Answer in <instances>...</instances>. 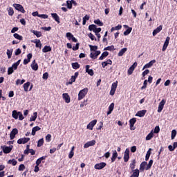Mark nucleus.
Masks as SVG:
<instances>
[{"mask_svg": "<svg viewBox=\"0 0 177 177\" xmlns=\"http://www.w3.org/2000/svg\"><path fill=\"white\" fill-rule=\"evenodd\" d=\"M12 117L15 120H17V118H19V121H23L24 118L23 113L20 111L18 112L16 110L12 111Z\"/></svg>", "mask_w": 177, "mask_h": 177, "instance_id": "obj_1", "label": "nucleus"}, {"mask_svg": "<svg viewBox=\"0 0 177 177\" xmlns=\"http://www.w3.org/2000/svg\"><path fill=\"white\" fill-rule=\"evenodd\" d=\"M88 91L89 89L88 88H84L82 90H81L78 94V100H82V99H84V97L86 96Z\"/></svg>", "mask_w": 177, "mask_h": 177, "instance_id": "obj_2", "label": "nucleus"}, {"mask_svg": "<svg viewBox=\"0 0 177 177\" xmlns=\"http://www.w3.org/2000/svg\"><path fill=\"white\" fill-rule=\"evenodd\" d=\"M13 6L16 9V10H18L21 13H26V10H24V8L21 4L14 3Z\"/></svg>", "mask_w": 177, "mask_h": 177, "instance_id": "obj_3", "label": "nucleus"}, {"mask_svg": "<svg viewBox=\"0 0 177 177\" xmlns=\"http://www.w3.org/2000/svg\"><path fill=\"white\" fill-rule=\"evenodd\" d=\"M1 149L5 154H9L13 149V145H10V147L3 146L1 147Z\"/></svg>", "mask_w": 177, "mask_h": 177, "instance_id": "obj_4", "label": "nucleus"}, {"mask_svg": "<svg viewBox=\"0 0 177 177\" xmlns=\"http://www.w3.org/2000/svg\"><path fill=\"white\" fill-rule=\"evenodd\" d=\"M66 38L68 41H72L73 42H78V39H77L71 32L66 33Z\"/></svg>", "mask_w": 177, "mask_h": 177, "instance_id": "obj_5", "label": "nucleus"}, {"mask_svg": "<svg viewBox=\"0 0 177 177\" xmlns=\"http://www.w3.org/2000/svg\"><path fill=\"white\" fill-rule=\"evenodd\" d=\"M171 38L169 37H167L165 41L163 44L162 50V52H165V50H167V48H168V45H169V41H170Z\"/></svg>", "mask_w": 177, "mask_h": 177, "instance_id": "obj_6", "label": "nucleus"}, {"mask_svg": "<svg viewBox=\"0 0 177 177\" xmlns=\"http://www.w3.org/2000/svg\"><path fill=\"white\" fill-rule=\"evenodd\" d=\"M17 133H19V130H17L16 128L13 129L10 133V140H13V139L16 138V135H17Z\"/></svg>", "mask_w": 177, "mask_h": 177, "instance_id": "obj_7", "label": "nucleus"}, {"mask_svg": "<svg viewBox=\"0 0 177 177\" xmlns=\"http://www.w3.org/2000/svg\"><path fill=\"white\" fill-rule=\"evenodd\" d=\"M28 142H30V138H22L17 140L18 145H26Z\"/></svg>", "mask_w": 177, "mask_h": 177, "instance_id": "obj_8", "label": "nucleus"}, {"mask_svg": "<svg viewBox=\"0 0 177 177\" xmlns=\"http://www.w3.org/2000/svg\"><path fill=\"white\" fill-rule=\"evenodd\" d=\"M78 75H80V73L75 72V75L71 76V77L68 82L69 85H71L73 84V82H75V80H77V78H78Z\"/></svg>", "mask_w": 177, "mask_h": 177, "instance_id": "obj_9", "label": "nucleus"}, {"mask_svg": "<svg viewBox=\"0 0 177 177\" xmlns=\"http://www.w3.org/2000/svg\"><path fill=\"white\" fill-rule=\"evenodd\" d=\"M166 101L165 100H162L161 102L159 103L158 108V113H161L162 109H164V106H165Z\"/></svg>", "mask_w": 177, "mask_h": 177, "instance_id": "obj_10", "label": "nucleus"}, {"mask_svg": "<svg viewBox=\"0 0 177 177\" xmlns=\"http://www.w3.org/2000/svg\"><path fill=\"white\" fill-rule=\"evenodd\" d=\"M97 122V120H93L91 122H90L89 124H87V129H90V131H92L93 129V127L96 125Z\"/></svg>", "mask_w": 177, "mask_h": 177, "instance_id": "obj_11", "label": "nucleus"}, {"mask_svg": "<svg viewBox=\"0 0 177 177\" xmlns=\"http://www.w3.org/2000/svg\"><path fill=\"white\" fill-rule=\"evenodd\" d=\"M117 86H118V81H116V82H115L112 84V86H111V96H113L114 93H115Z\"/></svg>", "mask_w": 177, "mask_h": 177, "instance_id": "obj_12", "label": "nucleus"}, {"mask_svg": "<svg viewBox=\"0 0 177 177\" xmlns=\"http://www.w3.org/2000/svg\"><path fill=\"white\" fill-rule=\"evenodd\" d=\"M62 97L66 103H70L71 102V98L70 97V95L67 93H63Z\"/></svg>", "mask_w": 177, "mask_h": 177, "instance_id": "obj_13", "label": "nucleus"}, {"mask_svg": "<svg viewBox=\"0 0 177 177\" xmlns=\"http://www.w3.org/2000/svg\"><path fill=\"white\" fill-rule=\"evenodd\" d=\"M106 165V162H102L101 163H97L95 165L94 168L95 169H103V168H104Z\"/></svg>", "mask_w": 177, "mask_h": 177, "instance_id": "obj_14", "label": "nucleus"}, {"mask_svg": "<svg viewBox=\"0 0 177 177\" xmlns=\"http://www.w3.org/2000/svg\"><path fill=\"white\" fill-rule=\"evenodd\" d=\"M138 66V63L135 62L129 69H128V75H131L132 73H133V71L136 67Z\"/></svg>", "mask_w": 177, "mask_h": 177, "instance_id": "obj_15", "label": "nucleus"}, {"mask_svg": "<svg viewBox=\"0 0 177 177\" xmlns=\"http://www.w3.org/2000/svg\"><path fill=\"white\" fill-rule=\"evenodd\" d=\"M136 123V118H133L132 119H131L129 120L131 131H135V127H133V126L135 125Z\"/></svg>", "mask_w": 177, "mask_h": 177, "instance_id": "obj_16", "label": "nucleus"}, {"mask_svg": "<svg viewBox=\"0 0 177 177\" xmlns=\"http://www.w3.org/2000/svg\"><path fill=\"white\" fill-rule=\"evenodd\" d=\"M100 53H101L100 50L95 51V53H91L90 57L95 60V59H97V56H99Z\"/></svg>", "mask_w": 177, "mask_h": 177, "instance_id": "obj_17", "label": "nucleus"}, {"mask_svg": "<svg viewBox=\"0 0 177 177\" xmlns=\"http://www.w3.org/2000/svg\"><path fill=\"white\" fill-rule=\"evenodd\" d=\"M124 162H128V160H129V149H126L124 151Z\"/></svg>", "mask_w": 177, "mask_h": 177, "instance_id": "obj_18", "label": "nucleus"}, {"mask_svg": "<svg viewBox=\"0 0 177 177\" xmlns=\"http://www.w3.org/2000/svg\"><path fill=\"white\" fill-rule=\"evenodd\" d=\"M91 68V66L86 65V73L88 74V75H91V77H93V75L95 74L93 71L92 69H89Z\"/></svg>", "mask_w": 177, "mask_h": 177, "instance_id": "obj_19", "label": "nucleus"}, {"mask_svg": "<svg viewBox=\"0 0 177 177\" xmlns=\"http://www.w3.org/2000/svg\"><path fill=\"white\" fill-rule=\"evenodd\" d=\"M146 113H147V111L146 110L138 111L136 114V117H145Z\"/></svg>", "mask_w": 177, "mask_h": 177, "instance_id": "obj_20", "label": "nucleus"}, {"mask_svg": "<svg viewBox=\"0 0 177 177\" xmlns=\"http://www.w3.org/2000/svg\"><path fill=\"white\" fill-rule=\"evenodd\" d=\"M161 30H162V25L159 26L153 31V36L156 37V35H158V32L161 31Z\"/></svg>", "mask_w": 177, "mask_h": 177, "instance_id": "obj_21", "label": "nucleus"}, {"mask_svg": "<svg viewBox=\"0 0 177 177\" xmlns=\"http://www.w3.org/2000/svg\"><path fill=\"white\" fill-rule=\"evenodd\" d=\"M31 42H32L33 44H35V46L36 48H41L42 46V44L41 43V40L36 39L35 40H32Z\"/></svg>", "mask_w": 177, "mask_h": 177, "instance_id": "obj_22", "label": "nucleus"}, {"mask_svg": "<svg viewBox=\"0 0 177 177\" xmlns=\"http://www.w3.org/2000/svg\"><path fill=\"white\" fill-rule=\"evenodd\" d=\"M154 63H156V59L151 60V62H149L144 66L142 70H145V68H150V67H151L153 64H154Z\"/></svg>", "mask_w": 177, "mask_h": 177, "instance_id": "obj_23", "label": "nucleus"}, {"mask_svg": "<svg viewBox=\"0 0 177 177\" xmlns=\"http://www.w3.org/2000/svg\"><path fill=\"white\" fill-rule=\"evenodd\" d=\"M51 16L58 24L60 23V17H59V15H57L56 13H52Z\"/></svg>", "mask_w": 177, "mask_h": 177, "instance_id": "obj_24", "label": "nucleus"}, {"mask_svg": "<svg viewBox=\"0 0 177 177\" xmlns=\"http://www.w3.org/2000/svg\"><path fill=\"white\" fill-rule=\"evenodd\" d=\"M38 131H41V127H39L38 126L33 127L32 129L31 135H32V136H35V133H36V132H38Z\"/></svg>", "mask_w": 177, "mask_h": 177, "instance_id": "obj_25", "label": "nucleus"}, {"mask_svg": "<svg viewBox=\"0 0 177 177\" xmlns=\"http://www.w3.org/2000/svg\"><path fill=\"white\" fill-rule=\"evenodd\" d=\"M30 67L34 70V71H37L38 70V64L35 62V60H33Z\"/></svg>", "mask_w": 177, "mask_h": 177, "instance_id": "obj_26", "label": "nucleus"}, {"mask_svg": "<svg viewBox=\"0 0 177 177\" xmlns=\"http://www.w3.org/2000/svg\"><path fill=\"white\" fill-rule=\"evenodd\" d=\"M52 51V47L50 46H45L42 49L43 53H47V52H51Z\"/></svg>", "mask_w": 177, "mask_h": 177, "instance_id": "obj_27", "label": "nucleus"}, {"mask_svg": "<svg viewBox=\"0 0 177 177\" xmlns=\"http://www.w3.org/2000/svg\"><path fill=\"white\" fill-rule=\"evenodd\" d=\"M131 171H133V174L131 176H130V177H139V174H140L139 169H136Z\"/></svg>", "mask_w": 177, "mask_h": 177, "instance_id": "obj_28", "label": "nucleus"}, {"mask_svg": "<svg viewBox=\"0 0 177 177\" xmlns=\"http://www.w3.org/2000/svg\"><path fill=\"white\" fill-rule=\"evenodd\" d=\"M147 165V162H142L140 165V171H143L146 169V166Z\"/></svg>", "mask_w": 177, "mask_h": 177, "instance_id": "obj_29", "label": "nucleus"}, {"mask_svg": "<svg viewBox=\"0 0 177 177\" xmlns=\"http://www.w3.org/2000/svg\"><path fill=\"white\" fill-rule=\"evenodd\" d=\"M21 62V59L18 60L17 62L14 63L11 68H13L14 70H17V67H19V65L20 64V62Z\"/></svg>", "mask_w": 177, "mask_h": 177, "instance_id": "obj_30", "label": "nucleus"}, {"mask_svg": "<svg viewBox=\"0 0 177 177\" xmlns=\"http://www.w3.org/2000/svg\"><path fill=\"white\" fill-rule=\"evenodd\" d=\"M30 85H31L30 82H27L24 84V89L25 92H28V88H30Z\"/></svg>", "mask_w": 177, "mask_h": 177, "instance_id": "obj_31", "label": "nucleus"}, {"mask_svg": "<svg viewBox=\"0 0 177 177\" xmlns=\"http://www.w3.org/2000/svg\"><path fill=\"white\" fill-rule=\"evenodd\" d=\"M127 50H128V48H122L119 51L118 56H119V57L124 56V53H125V52H127Z\"/></svg>", "mask_w": 177, "mask_h": 177, "instance_id": "obj_32", "label": "nucleus"}, {"mask_svg": "<svg viewBox=\"0 0 177 177\" xmlns=\"http://www.w3.org/2000/svg\"><path fill=\"white\" fill-rule=\"evenodd\" d=\"M136 166V160H133L132 161H131V164H130V169L131 170V171H133V170H135V167Z\"/></svg>", "mask_w": 177, "mask_h": 177, "instance_id": "obj_33", "label": "nucleus"}, {"mask_svg": "<svg viewBox=\"0 0 177 177\" xmlns=\"http://www.w3.org/2000/svg\"><path fill=\"white\" fill-rule=\"evenodd\" d=\"M108 56H109V52L104 51V53H102L101 56L99 57V60H103V59H104V57H107Z\"/></svg>", "mask_w": 177, "mask_h": 177, "instance_id": "obj_34", "label": "nucleus"}, {"mask_svg": "<svg viewBox=\"0 0 177 177\" xmlns=\"http://www.w3.org/2000/svg\"><path fill=\"white\" fill-rule=\"evenodd\" d=\"M80 67H81V65H80L78 62L72 63V68H73V70H78Z\"/></svg>", "mask_w": 177, "mask_h": 177, "instance_id": "obj_35", "label": "nucleus"}, {"mask_svg": "<svg viewBox=\"0 0 177 177\" xmlns=\"http://www.w3.org/2000/svg\"><path fill=\"white\" fill-rule=\"evenodd\" d=\"M31 32H32V34H34V35H36V37L37 38H39V37H42V33H41V32H39V31L32 30Z\"/></svg>", "mask_w": 177, "mask_h": 177, "instance_id": "obj_36", "label": "nucleus"}, {"mask_svg": "<svg viewBox=\"0 0 177 177\" xmlns=\"http://www.w3.org/2000/svg\"><path fill=\"white\" fill-rule=\"evenodd\" d=\"M151 154V148H150L147 152V154L145 156V161H149Z\"/></svg>", "mask_w": 177, "mask_h": 177, "instance_id": "obj_37", "label": "nucleus"}, {"mask_svg": "<svg viewBox=\"0 0 177 177\" xmlns=\"http://www.w3.org/2000/svg\"><path fill=\"white\" fill-rule=\"evenodd\" d=\"M46 158V156H42V157L38 158V159L36 160V165H39V164H41V162H42V160H45Z\"/></svg>", "mask_w": 177, "mask_h": 177, "instance_id": "obj_38", "label": "nucleus"}, {"mask_svg": "<svg viewBox=\"0 0 177 177\" xmlns=\"http://www.w3.org/2000/svg\"><path fill=\"white\" fill-rule=\"evenodd\" d=\"M89 19H90V17H89V15H86L83 17V22H82L83 26H85V24H86V21H87L88 20H89Z\"/></svg>", "mask_w": 177, "mask_h": 177, "instance_id": "obj_39", "label": "nucleus"}, {"mask_svg": "<svg viewBox=\"0 0 177 177\" xmlns=\"http://www.w3.org/2000/svg\"><path fill=\"white\" fill-rule=\"evenodd\" d=\"M154 136L153 131H151L146 137V140H151V138Z\"/></svg>", "mask_w": 177, "mask_h": 177, "instance_id": "obj_40", "label": "nucleus"}, {"mask_svg": "<svg viewBox=\"0 0 177 177\" xmlns=\"http://www.w3.org/2000/svg\"><path fill=\"white\" fill-rule=\"evenodd\" d=\"M118 156V153H117V151L115 150L113 151L112 158H111V162H114V161H115V158H117Z\"/></svg>", "mask_w": 177, "mask_h": 177, "instance_id": "obj_41", "label": "nucleus"}, {"mask_svg": "<svg viewBox=\"0 0 177 177\" xmlns=\"http://www.w3.org/2000/svg\"><path fill=\"white\" fill-rule=\"evenodd\" d=\"M96 28H97L96 25L91 24V25H89L88 30L89 31H93V32H95Z\"/></svg>", "mask_w": 177, "mask_h": 177, "instance_id": "obj_42", "label": "nucleus"}, {"mask_svg": "<svg viewBox=\"0 0 177 177\" xmlns=\"http://www.w3.org/2000/svg\"><path fill=\"white\" fill-rule=\"evenodd\" d=\"M37 117H38V113H33V115L30 118V121H35V120H37Z\"/></svg>", "mask_w": 177, "mask_h": 177, "instance_id": "obj_43", "label": "nucleus"}, {"mask_svg": "<svg viewBox=\"0 0 177 177\" xmlns=\"http://www.w3.org/2000/svg\"><path fill=\"white\" fill-rule=\"evenodd\" d=\"M151 165H153V160H150L147 167H145L146 171H149L150 168H151Z\"/></svg>", "mask_w": 177, "mask_h": 177, "instance_id": "obj_44", "label": "nucleus"}, {"mask_svg": "<svg viewBox=\"0 0 177 177\" xmlns=\"http://www.w3.org/2000/svg\"><path fill=\"white\" fill-rule=\"evenodd\" d=\"M13 37H15L16 39H19V41H23V36H21L17 33H15L13 35Z\"/></svg>", "mask_w": 177, "mask_h": 177, "instance_id": "obj_45", "label": "nucleus"}, {"mask_svg": "<svg viewBox=\"0 0 177 177\" xmlns=\"http://www.w3.org/2000/svg\"><path fill=\"white\" fill-rule=\"evenodd\" d=\"M8 12L9 16H13V15H15V11L13 10V8H12V7H10L8 9Z\"/></svg>", "mask_w": 177, "mask_h": 177, "instance_id": "obj_46", "label": "nucleus"}, {"mask_svg": "<svg viewBox=\"0 0 177 177\" xmlns=\"http://www.w3.org/2000/svg\"><path fill=\"white\" fill-rule=\"evenodd\" d=\"M12 53H13V49L7 50V56H8V59H11L12 57Z\"/></svg>", "mask_w": 177, "mask_h": 177, "instance_id": "obj_47", "label": "nucleus"}, {"mask_svg": "<svg viewBox=\"0 0 177 177\" xmlns=\"http://www.w3.org/2000/svg\"><path fill=\"white\" fill-rule=\"evenodd\" d=\"M8 164H11V165H17V160H15V159L9 160L8 162Z\"/></svg>", "mask_w": 177, "mask_h": 177, "instance_id": "obj_48", "label": "nucleus"}, {"mask_svg": "<svg viewBox=\"0 0 177 177\" xmlns=\"http://www.w3.org/2000/svg\"><path fill=\"white\" fill-rule=\"evenodd\" d=\"M26 82V80H20V79H17L16 81V85H23V83Z\"/></svg>", "mask_w": 177, "mask_h": 177, "instance_id": "obj_49", "label": "nucleus"}, {"mask_svg": "<svg viewBox=\"0 0 177 177\" xmlns=\"http://www.w3.org/2000/svg\"><path fill=\"white\" fill-rule=\"evenodd\" d=\"M95 24H97L100 27H102L103 26V22L100 21V19H97L94 21Z\"/></svg>", "mask_w": 177, "mask_h": 177, "instance_id": "obj_50", "label": "nucleus"}, {"mask_svg": "<svg viewBox=\"0 0 177 177\" xmlns=\"http://www.w3.org/2000/svg\"><path fill=\"white\" fill-rule=\"evenodd\" d=\"M88 46L90 48V50L91 51L96 52L97 50V46L89 45Z\"/></svg>", "mask_w": 177, "mask_h": 177, "instance_id": "obj_51", "label": "nucleus"}, {"mask_svg": "<svg viewBox=\"0 0 177 177\" xmlns=\"http://www.w3.org/2000/svg\"><path fill=\"white\" fill-rule=\"evenodd\" d=\"M121 28H122V26L118 25L115 27H112L111 28V31H115V30H121Z\"/></svg>", "mask_w": 177, "mask_h": 177, "instance_id": "obj_52", "label": "nucleus"}, {"mask_svg": "<svg viewBox=\"0 0 177 177\" xmlns=\"http://www.w3.org/2000/svg\"><path fill=\"white\" fill-rule=\"evenodd\" d=\"M132 32V28H129L124 32V35H129Z\"/></svg>", "mask_w": 177, "mask_h": 177, "instance_id": "obj_53", "label": "nucleus"}, {"mask_svg": "<svg viewBox=\"0 0 177 177\" xmlns=\"http://www.w3.org/2000/svg\"><path fill=\"white\" fill-rule=\"evenodd\" d=\"M13 73H15V69L13 68H12V66L9 67L8 69V75H10L13 74Z\"/></svg>", "mask_w": 177, "mask_h": 177, "instance_id": "obj_54", "label": "nucleus"}, {"mask_svg": "<svg viewBox=\"0 0 177 177\" xmlns=\"http://www.w3.org/2000/svg\"><path fill=\"white\" fill-rule=\"evenodd\" d=\"M66 6H67L68 9H73V4L71 3V1L68 0L66 1Z\"/></svg>", "mask_w": 177, "mask_h": 177, "instance_id": "obj_55", "label": "nucleus"}, {"mask_svg": "<svg viewBox=\"0 0 177 177\" xmlns=\"http://www.w3.org/2000/svg\"><path fill=\"white\" fill-rule=\"evenodd\" d=\"M42 145H44V138H41V139L38 140L37 147H41V146H42Z\"/></svg>", "mask_w": 177, "mask_h": 177, "instance_id": "obj_56", "label": "nucleus"}, {"mask_svg": "<svg viewBox=\"0 0 177 177\" xmlns=\"http://www.w3.org/2000/svg\"><path fill=\"white\" fill-rule=\"evenodd\" d=\"M87 143H88V146L91 147V146H95V145H96V140H93L91 141L87 142Z\"/></svg>", "mask_w": 177, "mask_h": 177, "instance_id": "obj_57", "label": "nucleus"}, {"mask_svg": "<svg viewBox=\"0 0 177 177\" xmlns=\"http://www.w3.org/2000/svg\"><path fill=\"white\" fill-rule=\"evenodd\" d=\"M88 37L91 39V41H97L96 37H95V35H93V34H92V33H89Z\"/></svg>", "mask_w": 177, "mask_h": 177, "instance_id": "obj_58", "label": "nucleus"}, {"mask_svg": "<svg viewBox=\"0 0 177 177\" xmlns=\"http://www.w3.org/2000/svg\"><path fill=\"white\" fill-rule=\"evenodd\" d=\"M175 136H176V130H172L171 131V140L175 139Z\"/></svg>", "mask_w": 177, "mask_h": 177, "instance_id": "obj_59", "label": "nucleus"}, {"mask_svg": "<svg viewBox=\"0 0 177 177\" xmlns=\"http://www.w3.org/2000/svg\"><path fill=\"white\" fill-rule=\"evenodd\" d=\"M19 171H24V169H26V166L24 164H21L19 166Z\"/></svg>", "mask_w": 177, "mask_h": 177, "instance_id": "obj_60", "label": "nucleus"}, {"mask_svg": "<svg viewBox=\"0 0 177 177\" xmlns=\"http://www.w3.org/2000/svg\"><path fill=\"white\" fill-rule=\"evenodd\" d=\"M73 50H78L80 49V43H77L75 46L72 48Z\"/></svg>", "mask_w": 177, "mask_h": 177, "instance_id": "obj_61", "label": "nucleus"}, {"mask_svg": "<svg viewBox=\"0 0 177 177\" xmlns=\"http://www.w3.org/2000/svg\"><path fill=\"white\" fill-rule=\"evenodd\" d=\"M49 77V73L48 72H46L43 74V80H47Z\"/></svg>", "mask_w": 177, "mask_h": 177, "instance_id": "obj_62", "label": "nucleus"}, {"mask_svg": "<svg viewBox=\"0 0 177 177\" xmlns=\"http://www.w3.org/2000/svg\"><path fill=\"white\" fill-rule=\"evenodd\" d=\"M38 17H41V19H48V15L42 14L38 15Z\"/></svg>", "mask_w": 177, "mask_h": 177, "instance_id": "obj_63", "label": "nucleus"}, {"mask_svg": "<svg viewBox=\"0 0 177 177\" xmlns=\"http://www.w3.org/2000/svg\"><path fill=\"white\" fill-rule=\"evenodd\" d=\"M21 53V50L20 48H18L15 51V56H19Z\"/></svg>", "mask_w": 177, "mask_h": 177, "instance_id": "obj_64", "label": "nucleus"}]
</instances>
